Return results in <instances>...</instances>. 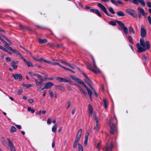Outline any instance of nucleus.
<instances>
[{
  "instance_id": "obj_9",
  "label": "nucleus",
  "mask_w": 151,
  "mask_h": 151,
  "mask_svg": "<svg viewBox=\"0 0 151 151\" xmlns=\"http://www.w3.org/2000/svg\"><path fill=\"white\" fill-rule=\"evenodd\" d=\"M92 64L95 68H93V70L96 71L95 72H94V73H99L100 72V70L99 69L97 68L94 60V59L92 57Z\"/></svg>"
},
{
  "instance_id": "obj_32",
  "label": "nucleus",
  "mask_w": 151,
  "mask_h": 151,
  "mask_svg": "<svg viewBox=\"0 0 151 151\" xmlns=\"http://www.w3.org/2000/svg\"><path fill=\"white\" fill-rule=\"evenodd\" d=\"M103 101L104 102V107L105 108H106L107 107V101L106 99L105 98H103Z\"/></svg>"
},
{
  "instance_id": "obj_4",
  "label": "nucleus",
  "mask_w": 151,
  "mask_h": 151,
  "mask_svg": "<svg viewBox=\"0 0 151 151\" xmlns=\"http://www.w3.org/2000/svg\"><path fill=\"white\" fill-rule=\"evenodd\" d=\"M116 22L119 25L120 27L123 28V29L124 32L126 35L128 34V30L127 28L125 26L124 24L118 20H116Z\"/></svg>"
},
{
  "instance_id": "obj_55",
  "label": "nucleus",
  "mask_w": 151,
  "mask_h": 151,
  "mask_svg": "<svg viewBox=\"0 0 151 151\" xmlns=\"http://www.w3.org/2000/svg\"><path fill=\"white\" fill-rule=\"evenodd\" d=\"M19 26L20 27L21 29L23 30L25 29V28H26L25 27H24V26H23V25H21V24H19Z\"/></svg>"
},
{
  "instance_id": "obj_26",
  "label": "nucleus",
  "mask_w": 151,
  "mask_h": 151,
  "mask_svg": "<svg viewBox=\"0 0 151 151\" xmlns=\"http://www.w3.org/2000/svg\"><path fill=\"white\" fill-rule=\"evenodd\" d=\"M147 35V32L146 30L144 28L142 27V37H145Z\"/></svg>"
},
{
  "instance_id": "obj_21",
  "label": "nucleus",
  "mask_w": 151,
  "mask_h": 151,
  "mask_svg": "<svg viewBox=\"0 0 151 151\" xmlns=\"http://www.w3.org/2000/svg\"><path fill=\"white\" fill-rule=\"evenodd\" d=\"M129 1L134 4H138L139 2L142 4V0H128Z\"/></svg>"
},
{
  "instance_id": "obj_52",
  "label": "nucleus",
  "mask_w": 151,
  "mask_h": 151,
  "mask_svg": "<svg viewBox=\"0 0 151 151\" xmlns=\"http://www.w3.org/2000/svg\"><path fill=\"white\" fill-rule=\"evenodd\" d=\"M23 86H25L27 88H28L29 87H30L32 86V85L30 84H28L27 85H24L23 84Z\"/></svg>"
},
{
  "instance_id": "obj_42",
  "label": "nucleus",
  "mask_w": 151,
  "mask_h": 151,
  "mask_svg": "<svg viewBox=\"0 0 151 151\" xmlns=\"http://www.w3.org/2000/svg\"><path fill=\"white\" fill-rule=\"evenodd\" d=\"M129 31L130 32H132L133 34H135L134 31L132 27H130L129 28Z\"/></svg>"
},
{
  "instance_id": "obj_14",
  "label": "nucleus",
  "mask_w": 151,
  "mask_h": 151,
  "mask_svg": "<svg viewBox=\"0 0 151 151\" xmlns=\"http://www.w3.org/2000/svg\"><path fill=\"white\" fill-rule=\"evenodd\" d=\"M8 49L12 51L16 55H19L20 56H21V55L17 50L15 49H13L11 47H8Z\"/></svg>"
},
{
  "instance_id": "obj_63",
  "label": "nucleus",
  "mask_w": 151,
  "mask_h": 151,
  "mask_svg": "<svg viewBox=\"0 0 151 151\" xmlns=\"http://www.w3.org/2000/svg\"><path fill=\"white\" fill-rule=\"evenodd\" d=\"M90 87L91 88L92 90V91L94 93L96 92L95 89L92 87V86H90Z\"/></svg>"
},
{
  "instance_id": "obj_12",
  "label": "nucleus",
  "mask_w": 151,
  "mask_h": 151,
  "mask_svg": "<svg viewBox=\"0 0 151 151\" xmlns=\"http://www.w3.org/2000/svg\"><path fill=\"white\" fill-rule=\"evenodd\" d=\"M7 140L9 144V145L11 148V151H15V147L13 145V143L11 142L9 139L7 138Z\"/></svg>"
},
{
  "instance_id": "obj_53",
  "label": "nucleus",
  "mask_w": 151,
  "mask_h": 151,
  "mask_svg": "<svg viewBox=\"0 0 151 151\" xmlns=\"http://www.w3.org/2000/svg\"><path fill=\"white\" fill-rule=\"evenodd\" d=\"M96 148L99 150L100 149V148H101L100 144L99 143H98L97 146H96Z\"/></svg>"
},
{
  "instance_id": "obj_19",
  "label": "nucleus",
  "mask_w": 151,
  "mask_h": 151,
  "mask_svg": "<svg viewBox=\"0 0 151 151\" xmlns=\"http://www.w3.org/2000/svg\"><path fill=\"white\" fill-rule=\"evenodd\" d=\"M70 76L73 80L78 83L81 81V80L80 79L73 75H70Z\"/></svg>"
},
{
  "instance_id": "obj_27",
  "label": "nucleus",
  "mask_w": 151,
  "mask_h": 151,
  "mask_svg": "<svg viewBox=\"0 0 151 151\" xmlns=\"http://www.w3.org/2000/svg\"><path fill=\"white\" fill-rule=\"evenodd\" d=\"M117 15L119 17H123L125 16L124 14L121 11H118L116 12Z\"/></svg>"
},
{
  "instance_id": "obj_58",
  "label": "nucleus",
  "mask_w": 151,
  "mask_h": 151,
  "mask_svg": "<svg viewBox=\"0 0 151 151\" xmlns=\"http://www.w3.org/2000/svg\"><path fill=\"white\" fill-rule=\"evenodd\" d=\"M147 4L149 7H151V3H150V2L149 1H147Z\"/></svg>"
},
{
  "instance_id": "obj_15",
  "label": "nucleus",
  "mask_w": 151,
  "mask_h": 151,
  "mask_svg": "<svg viewBox=\"0 0 151 151\" xmlns=\"http://www.w3.org/2000/svg\"><path fill=\"white\" fill-rule=\"evenodd\" d=\"M57 80L60 82H69V81L67 79L59 77L57 78Z\"/></svg>"
},
{
  "instance_id": "obj_35",
  "label": "nucleus",
  "mask_w": 151,
  "mask_h": 151,
  "mask_svg": "<svg viewBox=\"0 0 151 151\" xmlns=\"http://www.w3.org/2000/svg\"><path fill=\"white\" fill-rule=\"evenodd\" d=\"M57 125L56 124L54 125L52 128V131L53 132H55L56 131Z\"/></svg>"
},
{
  "instance_id": "obj_48",
  "label": "nucleus",
  "mask_w": 151,
  "mask_h": 151,
  "mask_svg": "<svg viewBox=\"0 0 151 151\" xmlns=\"http://www.w3.org/2000/svg\"><path fill=\"white\" fill-rule=\"evenodd\" d=\"M65 63L66 65L69 66L70 67L72 68L73 69H74V68L72 66V65L70 63H68L66 62H65Z\"/></svg>"
},
{
  "instance_id": "obj_30",
  "label": "nucleus",
  "mask_w": 151,
  "mask_h": 151,
  "mask_svg": "<svg viewBox=\"0 0 151 151\" xmlns=\"http://www.w3.org/2000/svg\"><path fill=\"white\" fill-rule=\"evenodd\" d=\"M1 37H3L4 39H5L8 42L11 43V44H12V43L11 42L9 39H8L6 37H5L4 35H2L1 37L0 36V39L1 40V39H2L1 38Z\"/></svg>"
},
{
  "instance_id": "obj_25",
  "label": "nucleus",
  "mask_w": 151,
  "mask_h": 151,
  "mask_svg": "<svg viewBox=\"0 0 151 151\" xmlns=\"http://www.w3.org/2000/svg\"><path fill=\"white\" fill-rule=\"evenodd\" d=\"M33 75L37 77L41 81H43L44 80L42 78V77L40 75L38 74H34Z\"/></svg>"
},
{
  "instance_id": "obj_36",
  "label": "nucleus",
  "mask_w": 151,
  "mask_h": 151,
  "mask_svg": "<svg viewBox=\"0 0 151 151\" xmlns=\"http://www.w3.org/2000/svg\"><path fill=\"white\" fill-rule=\"evenodd\" d=\"M35 82L36 86H38L43 82V81H40V82L38 81L36 79L35 80Z\"/></svg>"
},
{
  "instance_id": "obj_40",
  "label": "nucleus",
  "mask_w": 151,
  "mask_h": 151,
  "mask_svg": "<svg viewBox=\"0 0 151 151\" xmlns=\"http://www.w3.org/2000/svg\"><path fill=\"white\" fill-rule=\"evenodd\" d=\"M26 64L28 67H29L30 66L33 67V66L32 64V63L30 61H27V62L26 63Z\"/></svg>"
},
{
  "instance_id": "obj_11",
  "label": "nucleus",
  "mask_w": 151,
  "mask_h": 151,
  "mask_svg": "<svg viewBox=\"0 0 151 151\" xmlns=\"http://www.w3.org/2000/svg\"><path fill=\"white\" fill-rule=\"evenodd\" d=\"M140 44L139 43H137V44L136 47L137 49L138 52L141 53L142 52V38L140 40Z\"/></svg>"
},
{
  "instance_id": "obj_31",
  "label": "nucleus",
  "mask_w": 151,
  "mask_h": 151,
  "mask_svg": "<svg viewBox=\"0 0 151 151\" xmlns=\"http://www.w3.org/2000/svg\"><path fill=\"white\" fill-rule=\"evenodd\" d=\"M16 130V128L14 126H12L11 127V129L10 130V132H15Z\"/></svg>"
},
{
  "instance_id": "obj_64",
  "label": "nucleus",
  "mask_w": 151,
  "mask_h": 151,
  "mask_svg": "<svg viewBox=\"0 0 151 151\" xmlns=\"http://www.w3.org/2000/svg\"><path fill=\"white\" fill-rule=\"evenodd\" d=\"M48 45L50 46L51 47H53L55 45L54 44H52L50 43H48Z\"/></svg>"
},
{
  "instance_id": "obj_59",
  "label": "nucleus",
  "mask_w": 151,
  "mask_h": 151,
  "mask_svg": "<svg viewBox=\"0 0 151 151\" xmlns=\"http://www.w3.org/2000/svg\"><path fill=\"white\" fill-rule=\"evenodd\" d=\"M5 60L7 61H10L11 60L10 58L9 57H6L5 58Z\"/></svg>"
},
{
  "instance_id": "obj_61",
  "label": "nucleus",
  "mask_w": 151,
  "mask_h": 151,
  "mask_svg": "<svg viewBox=\"0 0 151 151\" xmlns=\"http://www.w3.org/2000/svg\"><path fill=\"white\" fill-rule=\"evenodd\" d=\"M23 92V90L22 89H20L19 90L18 92L17 93V94L18 95H19L21 93Z\"/></svg>"
},
{
  "instance_id": "obj_57",
  "label": "nucleus",
  "mask_w": 151,
  "mask_h": 151,
  "mask_svg": "<svg viewBox=\"0 0 151 151\" xmlns=\"http://www.w3.org/2000/svg\"><path fill=\"white\" fill-rule=\"evenodd\" d=\"M54 46L55 47L57 48H58L60 47H63V45H55Z\"/></svg>"
},
{
  "instance_id": "obj_50",
  "label": "nucleus",
  "mask_w": 151,
  "mask_h": 151,
  "mask_svg": "<svg viewBox=\"0 0 151 151\" xmlns=\"http://www.w3.org/2000/svg\"><path fill=\"white\" fill-rule=\"evenodd\" d=\"M49 93L50 96L51 97L53 98V92L51 90L49 91Z\"/></svg>"
},
{
  "instance_id": "obj_23",
  "label": "nucleus",
  "mask_w": 151,
  "mask_h": 151,
  "mask_svg": "<svg viewBox=\"0 0 151 151\" xmlns=\"http://www.w3.org/2000/svg\"><path fill=\"white\" fill-rule=\"evenodd\" d=\"M88 110L89 111V113L90 114L89 115V116H90L92 115L93 113V108L92 106L90 105L89 104L88 105Z\"/></svg>"
},
{
  "instance_id": "obj_49",
  "label": "nucleus",
  "mask_w": 151,
  "mask_h": 151,
  "mask_svg": "<svg viewBox=\"0 0 151 151\" xmlns=\"http://www.w3.org/2000/svg\"><path fill=\"white\" fill-rule=\"evenodd\" d=\"M54 64H55V63H53ZM57 65L59 66L60 67L63 68V69H65V70H66V69H67L68 68H66L64 66H63L62 65H61L59 63H57Z\"/></svg>"
},
{
  "instance_id": "obj_44",
  "label": "nucleus",
  "mask_w": 151,
  "mask_h": 151,
  "mask_svg": "<svg viewBox=\"0 0 151 151\" xmlns=\"http://www.w3.org/2000/svg\"><path fill=\"white\" fill-rule=\"evenodd\" d=\"M109 23L110 24L114 26H116V22L113 21H110L109 22Z\"/></svg>"
},
{
  "instance_id": "obj_29",
  "label": "nucleus",
  "mask_w": 151,
  "mask_h": 151,
  "mask_svg": "<svg viewBox=\"0 0 151 151\" xmlns=\"http://www.w3.org/2000/svg\"><path fill=\"white\" fill-rule=\"evenodd\" d=\"M79 83L83 85L84 87V88L86 89H87L88 88V87L84 83V82L81 80Z\"/></svg>"
},
{
  "instance_id": "obj_38",
  "label": "nucleus",
  "mask_w": 151,
  "mask_h": 151,
  "mask_svg": "<svg viewBox=\"0 0 151 151\" xmlns=\"http://www.w3.org/2000/svg\"><path fill=\"white\" fill-rule=\"evenodd\" d=\"M89 96H91L92 93V92L91 90L88 88L86 89Z\"/></svg>"
},
{
  "instance_id": "obj_45",
  "label": "nucleus",
  "mask_w": 151,
  "mask_h": 151,
  "mask_svg": "<svg viewBox=\"0 0 151 151\" xmlns=\"http://www.w3.org/2000/svg\"><path fill=\"white\" fill-rule=\"evenodd\" d=\"M95 13H96L99 17H101V15L99 10L97 9Z\"/></svg>"
},
{
  "instance_id": "obj_1",
  "label": "nucleus",
  "mask_w": 151,
  "mask_h": 151,
  "mask_svg": "<svg viewBox=\"0 0 151 151\" xmlns=\"http://www.w3.org/2000/svg\"><path fill=\"white\" fill-rule=\"evenodd\" d=\"M93 119L96 121V126L94 127V129L96 130L97 132H98L100 127L99 124V119L96 116L95 112L93 113Z\"/></svg>"
},
{
  "instance_id": "obj_5",
  "label": "nucleus",
  "mask_w": 151,
  "mask_h": 151,
  "mask_svg": "<svg viewBox=\"0 0 151 151\" xmlns=\"http://www.w3.org/2000/svg\"><path fill=\"white\" fill-rule=\"evenodd\" d=\"M79 141V140L75 139L74 142L73 144V147L74 148H75L77 147V145H78V151H83V147L81 145L78 143Z\"/></svg>"
},
{
  "instance_id": "obj_17",
  "label": "nucleus",
  "mask_w": 151,
  "mask_h": 151,
  "mask_svg": "<svg viewBox=\"0 0 151 151\" xmlns=\"http://www.w3.org/2000/svg\"><path fill=\"white\" fill-rule=\"evenodd\" d=\"M82 133V130L81 129H79L78 131L76 139L79 140L81 137Z\"/></svg>"
},
{
  "instance_id": "obj_2",
  "label": "nucleus",
  "mask_w": 151,
  "mask_h": 151,
  "mask_svg": "<svg viewBox=\"0 0 151 151\" xmlns=\"http://www.w3.org/2000/svg\"><path fill=\"white\" fill-rule=\"evenodd\" d=\"M150 47V45L149 42L147 41L145 42L144 40L142 39V52L148 50Z\"/></svg>"
},
{
  "instance_id": "obj_8",
  "label": "nucleus",
  "mask_w": 151,
  "mask_h": 151,
  "mask_svg": "<svg viewBox=\"0 0 151 151\" xmlns=\"http://www.w3.org/2000/svg\"><path fill=\"white\" fill-rule=\"evenodd\" d=\"M113 147V145L112 142L110 144L107 143L105 147L104 151H112Z\"/></svg>"
},
{
  "instance_id": "obj_56",
  "label": "nucleus",
  "mask_w": 151,
  "mask_h": 151,
  "mask_svg": "<svg viewBox=\"0 0 151 151\" xmlns=\"http://www.w3.org/2000/svg\"><path fill=\"white\" fill-rule=\"evenodd\" d=\"M89 133L87 132L85 134V139H88Z\"/></svg>"
},
{
  "instance_id": "obj_51",
  "label": "nucleus",
  "mask_w": 151,
  "mask_h": 151,
  "mask_svg": "<svg viewBox=\"0 0 151 151\" xmlns=\"http://www.w3.org/2000/svg\"><path fill=\"white\" fill-rule=\"evenodd\" d=\"M147 19L149 23L151 25V17L150 16H148L147 17Z\"/></svg>"
},
{
  "instance_id": "obj_7",
  "label": "nucleus",
  "mask_w": 151,
  "mask_h": 151,
  "mask_svg": "<svg viewBox=\"0 0 151 151\" xmlns=\"http://www.w3.org/2000/svg\"><path fill=\"white\" fill-rule=\"evenodd\" d=\"M82 74L86 78V79H84L85 82L90 87L91 86V83H92V81L88 77L87 75L83 72H82Z\"/></svg>"
},
{
  "instance_id": "obj_3",
  "label": "nucleus",
  "mask_w": 151,
  "mask_h": 151,
  "mask_svg": "<svg viewBox=\"0 0 151 151\" xmlns=\"http://www.w3.org/2000/svg\"><path fill=\"white\" fill-rule=\"evenodd\" d=\"M115 119L116 121H117L116 118L114 116L112 120ZM113 120L110 121L109 122V127H110L111 133L112 134H114L115 130V127L114 125L113 124Z\"/></svg>"
},
{
  "instance_id": "obj_16",
  "label": "nucleus",
  "mask_w": 151,
  "mask_h": 151,
  "mask_svg": "<svg viewBox=\"0 0 151 151\" xmlns=\"http://www.w3.org/2000/svg\"><path fill=\"white\" fill-rule=\"evenodd\" d=\"M53 86H54V85L52 83L50 82H47L46 83L44 88H45V89L50 88Z\"/></svg>"
},
{
  "instance_id": "obj_10",
  "label": "nucleus",
  "mask_w": 151,
  "mask_h": 151,
  "mask_svg": "<svg viewBox=\"0 0 151 151\" xmlns=\"http://www.w3.org/2000/svg\"><path fill=\"white\" fill-rule=\"evenodd\" d=\"M126 11L128 14L131 15L134 17H135L136 16L135 12L133 10L128 9L126 10Z\"/></svg>"
},
{
  "instance_id": "obj_43",
  "label": "nucleus",
  "mask_w": 151,
  "mask_h": 151,
  "mask_svg": "<svg viewBox=\"0 0 151 151\" xmlns=\"http://www.w3.org/2000/svg\"><path fill=\"white\" fill-rule=\"evenodd\" d=\"M128 39L129 42L131 43H133V40L132 37L131 36H129L128 37Z\"/></svg>"
},
{
  "instance_id": "obj_37",
  "label": "nucleus",
  "mask_w": 151,
  "mask_h": 151,
  "mask_svg": "<svg viewBox=\"0 0 151 151\" xmlns=\"http://www.w3.org/2000/svg\"><path fill=\"white\" fill-rule=\"evenodd\" d=\"M79 88V90L84 95H87V93L83 89L81 88L79 86H78Z\"/></svg>"
},
{
  "instance_id": "obj_41",
  "label": "nucleus",
  "mask_w": 151,
  "mask_h": 151,
  "mask_svg": "<svg viewBox=\"0 0 151 151\" xmlns=\"http://www.w3.org/2000/svg\"><path fill=\"white\" fill-rule=\"evenodd\" d=\"M27 110L28 111H31L32 113H34L35 112V110L34 109H32L30 107H28L27 108Z\"/></svg>"
},
{
  "instance_id": "obj_28",
  "label": "nucleus",
  "mask_w": 151,
  "mask_h": 151,
  "mask_svg": "<svg viewBox=\"0 0 151 151\" xmlns=\"http://www.w3.org/2000/svg\"><path fill=\"white\" fill-rule=\"evenodd\" d=\"M1 41L4 44V46L8 49V47H10L9 44L3 39H1Z\"/></svg>"
},
{
  "instance_id": "obj_22",
  "label": "nucleus",
  "mask_w": 151,
  "mask_h": 151,
  "mask_svg": "<svg viewBox=\"0 0 151 151\" xmlns=\"http://www.w3.org/2000/svg\"><path fill=\"white\" fill-rule=\"evenodd\" d=\"M38 42L40 44L45 43L47 42V40L46 39H42L41 38H39L38 39Z\"/></svg>"
},
{
  "instance_id": "obj_60",
  "label": "nucleus",
  "mask_w": 151,
  "mask_h": 151,
  "mask_svg": "<svg viewBox=\"0 0 151 151\" xmlns=\"http://www.w3.org/2000/svg\"><path fill=\"white\" fill-rule=\"evenodd\" d=\"M97 9H90V11L91 12H92L93 13H96V10H97Z\"/></svg>"
},
{
  "instance_id": "obj_47",
  "label": "nucleus",
  "mask_w": 151,
  "mask_h": 151,
  "mask_svg": "<svg viewBox=\"0 0 151 151\" xmlns=\"http://www.w3.org/2000/svg\"><path fill=\"white\" fill-rule=\"evenodd\" d=\"M68 105L67 106V109H68L69 107H70V106L71 105V102L70 101H68L67 102Z\"/></svg>"
},
{
  "instance_id": "obj_34",
  "label": "nucleus",
  "mask_w": 151,
  "mask_h": 151,
  "mask_svg": "<svg viewBox=\"0 0 151 151\" xmlns=\"http://www.w3.org/2000/svg\"><path fill=\"white\" fill-rule=\"evenodd\" d=\"M138 10L139 12V17L140 18H141V14H142V8L140 7H139L138 8Z\"/></svg>"
},
{
  "instance_id": "obj_54",
  "label": "nucleus",
  "mask_w": 151,
  "mask_h": 151,
  "mask_svg": "<svg viewBox=\"0 0 151 151\" xmlns=\"http://www.w3.org/2000/svg\"><path fill=\"white\" fill-rule=\"evenodd\" d=\"M51 119L50 118H49L47 120V123L48 124H50L51 123Z\"/></svg>"
},
{
  "instance_id": "obj_24",
  "label": "nucleus",
  "mask_w": 151,
  "mask_h": 151,
  "mask_svg": "<svg viewBox=\"0 0 151 151\" xmlns=\"http://www.w3.org/2000/svg\"><path fill=\"white\" fill-rule=\"evenodd\" d=\"M114 3H112L114 4L116 6H118L119 4H123V2H122V1H121L120 0H118L117 1H116L115 0H114Z\"/></svg>"
},
{
  "instance_id": "obj_62",
  "label": "nucleus",
  "mask_w": 151,
  "mask_h": 151,
  "mask_svg": "<svg viewBox=\"0 0 151 151\" xmlns=\"http://www.w3.org/2000/svg\"><path fill=\"white\" fill-rule=\"evenodd\" d=\"M88 140V139H85V140L84 141V144L85 146H86L87 145Z\"/></svg>"
},
{
  "instance_id": "obj_13",
  "label": "nucleus",
  "mask_w": 151,
  "mask_h": 151,
  "mask_svg": "<svg viewBox=\"0 0 151 151\" xmlns=\"http://www.w3.org/2000/svg\"><path fill=\"white\" fill-rule=\"evenodd\" d=\"M12 76L15 80L19 78V81H21L22 78V76L20 74H17L15 75L13 74Z\"/></svg>"
},
{
  "instance_id": "obj_6",
  "label": "nucleus",
  "mask_w": 151,
  "mask_h": 151,
  "mask_svg": "<svg viewBox=\"0 0 151 151\" xmlns=\"http://www.w3.org/2000/svg\"><path fill=\"white\" fill-rule=\"evenodd\" d=\"M98 6L107 15L110 17H112L111 14L109 13L106 7L102 4L100 3H99L98 4Z\"/></svg>"
},
{
  "instance_id": "obj_18",
  "label": "nucleus",
  "mask_w": 151,
  "mask_h": 151,
  "mask_svg": "<svg viewBox=\"0 0 151 151\" xmlns=\"http://www.w3.org/2000/svg\"><path fill=\"white\" fill-rule=\"evenodd\" d=\"M85 64L87 66V68L89 69L90 70L93 72H95V71L93 70V68L92 67L91 65L88 62H86Z\"/></svg>"
},
{
  "instance_id": "obj_46",
  "label": "nucleus",
  "mask_w": 151,
  "mask_h": 151,
  "mask_svg": "<svg viewBox=\"0 0 151 151\" xmlns=\"http://www.w3.org/2000/svg\"><path fill=\"white\" fill-rule=\"evenodd\" d=\"M32 57L33 58V59L36 61H40L41 60H43V59L42 58H40V59H37L36 58H35L34 56H32Z\"/></svg>"
},
{
  "instance_id": "obj_20",
  "label": "nucleus",
  "mask_w": 151,
  "mask_h": 151,
  "mask_svg": "<svg viewBox=\"0 0 151 151\" xmlns=\"http://www.w3.org/2000/svg\"><path fill=\"white\" fill-rule=\"evenodd\" d=\"M55 86V88L56 90L59 89L62 91H63L65 90V88L62 86L57 85Z\"/></svg>"
},
{
  "instance_id": "obj_33",
  "label": "nucleus",
  "mask_w": 151,
  "mask_h": 151,
  "mask_svg": "<svg viewBox=\"0 0 151 151\" xmlns=\"http://www.w3.org/2000/svg\"><path fill=\"white\" fill-rule=\"evenodd\" d=\"M11 66L14 69H16L17 68V65L14 63V62H12L11 63Z\"/></svg>"
},
{
  "instance_id": "obj_39",
  "label": "nucleus",
  "mask_w": 151,
  "mask_h": 151,
  "mask_svg": "<svg viewBox=\"0 0 151 151\" xmlns=\"http://www.w3.org/2000/svg\"><path fill=\"white\" fill-rule=\"evenodd\" d=\"M108 9L109 12L112 14H114L115 13V12H114L113 8L111 7H109L108 8Z\"/></svg>"
}]
</instances>
